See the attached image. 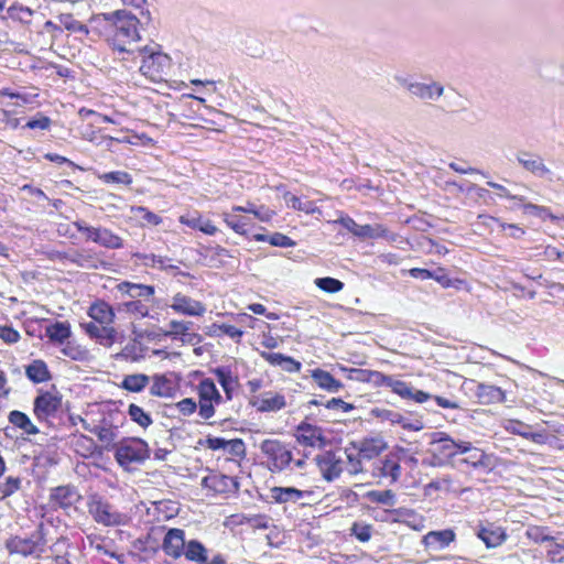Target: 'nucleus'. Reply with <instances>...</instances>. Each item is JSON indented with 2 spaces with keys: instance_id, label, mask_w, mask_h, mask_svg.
Returning <instances> with one entry per match:
<instances>
[{
  "instance_id": "f257e3e1",
  "label": "nucleus",
  "mask_w": 564,
  "mask_h": 564,
  "mask_svg": "<svg viewBox=\"0 0 564 564\" xmlns=\"http://www.w3.org/2000/svg\"><path fill=\"white\" fill-rule=\"evenodd\" d=\"M212 373L224 391L221 395L214 379L203 378L194 387L197 401L193 398H184L175 403L176 411L183 416H191L196 411L203 421H209L216 414V406L224 402L232 401L240 388L238 375L228 366L213 368Z\"/></svg>"
},
{
  "instance_id": "f03ea898",
  "label": "nucleus",
  "mask_w": 564,
  "mask_h": 564,
  "mask_svg": "<svg viewBox=\"0 0 564 564\" xmlns=\"http://www.w3.org/2000/svg\"><path fill=\"white\" fill-rule=\"evenodd\" d=\"M97 21L101 23L100 35L120 52L127 51V46L140 40L139 19L126 10H117L104 13Z\"/></svg>"
},
{
  "instance_id": "7ed1b4c3",
  "label": "nucleus",
  "mask_w": 564,
  "mask_h": 564,
  "mask_svg": "<svg viewBox=\"0 0 564 564\" xmlns=\"http://www.w3.org/2000/svg\"><path fill=\"white\" fill-rule=\"evenodd\" d=\"M90 322L82 325L84 332L104 346H111L117 339L113 326L116 313L111 304L102 299H96L87 308Z\"/></svg>"
},
{
  "instance_id": "20e7f679",
  "label": "nucleus",
  "mask_w": 564,
  "mask_h": 564,
  "mask_svg": "<svg viewBox=\"0 0 564 564\" xmlns=\"http://www.w3.org/2000/svg\"><path fill=\"white\" fill-rule=\"evenodd\" d=\"M198 444L205 449L217 452V464L225 470H240L247 457V446L242 438L226 440L219 436L207 435Z\"/></svg>"
},
{
  "instance_id": "39448f33",
  "label": "nucleus",
  "mask_w": 564,
  "mask_h": 564,
  "mask_svg": "<svg viewBox=\"0 0 564 564\" xmlns=\"http://www.w3.org/2000/svg\"><path fill=\"white\" fill-rule=\"evenodd\" d=\"M262 466L271 474L292 470L293 451L289 443L279 438H265L259 445Z\"/></svg>"
},
{
  "instance_id": "423d86ee",
  "label": "nucleus",
  "mask_w": 564,
  "mask_h": 564,
  "mask_svg": "<svg viewBox=\"0 0 564 564\" xmlns=\"http://www.w3.org/2000/svg\"><path fill=\"white\" fill-rule=\"evenodd\" d=\"M140 53L142 55L141 74L153 83L165 82L172 67L171 57L150 46H143Z\"/></svg>"
},
{
  "instance_id": "0eeeda50",
  "label": "nucleus",
  "mask_w": 564,
  "mask_h": 564,
  "mask_svg": "<svg viewBox=\"0 0 564 564\" xmlns=\"http://www.w3.org/2000/svg\"><path fill=\"white\" fill-rule=\"evenodd\" d=\"M43 533V523H41L35 533L29 538L19 535L11 536L6 542V549L10 554H19L24 557L45 558L50 554V546Z\"/></svg>"
},
{
  "instance_id": "6e6552de",
  "label": "nucleus",
  "mask_w": 564,
  "mask_h": 564,
  "mask_svg": "<svg viewBox=\"0 0 564 564\" xmlns=\"http://www.w3.org/2000/svg\"><path fill=\"white\" fill-rule=\"evenodd\" d=\"M87 511L95 522L105 527L127 525L130 517L118 511L107 499L98 494L91 495L87 501Z\"/></svg>"
},
{
  "instance_id": "1a4fd4ad",
  "label": "nucleus",
  "mask_w": 564,
  "mask_h": 564,
  "mask_svg": "<svg viewBox=\"0 0 564 564\" xmlns=\"http://www.w3.org/2000/svg\"><path fill=\"white\" fill-rule=\"evenodd\" d=\"M63 408V395L58 391L40 390L33 401V414L40 423L53 425Z\"/></svg>"
},
{
  "instance_id": "9d476101",
  "label": "nucleus",
  "mask_w": 564,
  "mask_h": 564,
  "mask_svg": "<svg viewBox=\"0 0 564 564\" xmlns=\"http://www.w3.org/2000/svg\"><path fill=\"white\" fill-rule=\"evenodd\" d=\"M410 458L409 451L402 446H393L392 449L373 464L372 475L379 479H388L391 484L401 477V463Z\"/></svg>"
},
{
  "instance_id": "9b49d317",
  "label": "nucleus",
  "mask_w": 564,
  "mask_h": 564,
  "mask_svg": "<svg viewBox=\"0 0 564 564\" xmlns=\"http://www.w3.org/2000/svg\"><path fill=\"white\" fill-rule=\"evenodd\" d=\"M149 457L148 443L138 437L123 440L115 451L117 463L124 469H130L133 464H141Z\"/></svg>"
},
{
  "instance_id": "f8f14e48",
  "label": "nucleus",
  "mask_w": 564,
  "mask_h": 564,
  "mask_svg": "<svg viewBox=\"0 0 564 564\" xmlns=\"http://www.w3.org/2000/svg\"><path fill=\"white\" fill-rule=\"evenodd\" d=\"M82 499L83 497L75 485H59L50 489L47 505L53 511L63 510L68 512L70 509H76Z\"/></svg>"
},
{
  "instance_id": "ddd939ff",
  "label": "nucleus",
  "mask_w": 564,
  "mask_h": 564,
  "mask_svg": "<svg viewBox=\"0 0 564 564\" xmlns=\"http://www.w3.org/2000/svg\"><path fill=\"white\" fill-rule=\"evenodd\" d=\"M202 487L209 496L228 495L238 489V481L232 476L210 471L203 477Z\"/></svg>"
},
{
  "instance_id": "4468645a",
  "label": "nucleus",
  "mask_w": 564,
  "mask_h": 564,
  "mask_svg": "<svg viewBox=\"0 0 564 564\" xmlns=\"http://www.w3.org/2000/svg\"><path fill=\"white\" fill-rule=\"evenodd\" d=\"M248 404L260 413L279 412L286 406V398L282 392L269 390L248 398Z\"/></svg>"
},
{
  "instance_id": "2eb2a0df",
  "label": "nucleus",
  "mask_w": 564,
  "mask_h": 564,
  "mask_svg": "<svg viewBox=\"0 0 564 564\" xmlns=\"http://www.w3.org/2000/svg\"><path fill=\"white\" fill-rule=\"evenodd\" d=\"M169 306L175 314L189 317H202L207 311L202 301L195 300L183 292H176L172 296Z\"/></svg>"
},
{
  "instance_id": "dca6fc26",
  "label": "nucleus",
  "mask_w": 564,
  "mask_h": 564,
  "mask_svg": "<svg viewBox=\"0 0 564 564\" xmlns=\"http://www.w3.org/2000/svg\"><path fill=\"white\" fill-rule=\"evenodd\" d=\"M476 536L487 549H496L502 545L508 539L507 530L490 521H480L478 523Z\"/></svg>"
},
{
  "instance_id": "f3484780",
  "label": "nucleus",
  "mask_w": 564,
  "mask_h": 564,
  "mask_svg": "<svg viewBox=\"0 0 564 564\" xmlns=\"http://www.w3.org/2000/svg\"><path fill=\"white\" fill-rule=\"evenodd\" d=\"M315 463L327 481L338 478L343 471L344 462L333 451H325L315 456Z\"/></svg>"
},
{
  "instance_id": "a211bd4d",
  "label": "nucleus",
  "mask_w": 564,
  "mask_h": 564,
  "mask_svg": "<svg viewBox=\"0 0 564 564\" xmlns=\"http://www.w3.org/2000/svg\"><path fill=\"white\" fill-rule=\"evenodd\" d=\"M294 437L303 447L315 448L325 445V436L322 427L307 422H301L296 426Z\"/></svg>"
},
{
  "instance_id": "6ab92c4d",
  "label": "nucleus",
  "mask_w": 564,
  "mask_h": 564,
  "mask_svg": "<svg viewBox=\"0 0 564 564\" xmlns=\"http://www.w3.org/2000/svg\"><path fill=\"white\" fill-rule=\"evenodd\" d=\"M180 224L193 229L198 230L207 236H214L218 232L217 226L207 218H204L203 214L193 209L178 217Z\"/></svg>"
},
{
  "instance_id": "aec40b11",
  "label": "nucleus",
  "mask_w": 564,
  "mask_h": 564,
  "mask_svg": "<svg viewBox=\"0 0 564 564\" xmlns=\"http://www.w3.org/2000/svg\"><path fill=\"white\" fill-rule=\"evenodd\" d=\"M116 291L122 299L129 300H153L155 295L154 285L121 281L116 285Z\"/></svg>"
},
{
  "instance_id": "412c9836",
  "label": "nucleus",
  "mask_w": 564,
  "mask_h": 564,
  "mask_svg": "<svg viewBox=\"0 0 564 564\" xmlns=\"http://www.w3.org/2000/svg\"><path fill=\"white\" fill-rule=\"evenodd\" d=\"M185 543L184 530L172 528L163 538L162 550L167 556L176 560L183 556Z\"/></svg>"
},
{
  "instance_id": "4be33fe9",
  "label": "nucleus",
  "mask_w": 564,
  "mask_h": 564,
  "mask_svg": "<svg viewBox=\"0 0 564 564\" xmlns=\"http://www.w3.org/2000/svg\"><path fill=\"white\" fill-rule=\"evenodd\" d=\"M183 556L187 561L196 562L198 564H226L221 555H215L209 562L207 561V550L197 540H191L185 543Z\"/></svg>"
},
{
  "instance_id": "5701e85b",
  "label": "nucleus",
  "mask_w": 564,
  "mask_h": 564,
  "mask_svg": "<svg viewBox=\"0 0 564 564\" xmlns=\"http://www.w3.org/2000/svg\"><path fill=\"white\" fill-rule=\"evenodd\" d=\"M389 388L392 393L403 400L413 401L415 403H424L431 399V395L422 390H414L408 382L391 378Z\"/></svg>"
},
{
  "instance_id": "b1692460",
  "label": "nucleus",
  "mask_w": 564,
  "mask_h": 564,
  "mask_svg": "<svg viewBox=\"0 0 564 564\" xmlns=\"http://www.w3.org/2000/svg\"><path fill=\"white\" fill-rule=\"evenodd\" d=\"M456 534L452 529L430 531L423 536L422 543L429 550L440 551L454 542Z\"/></svg>"
},
{
  "instance_id": "393cba45",
  "label": "nucleus",
  "mask_w": 564,
  "mask_h": 564,
  "mask_svg": "<svg viewBox=\"0 0 564 564\" xmlns=\"http://www.w3.org/2000/svg\"><path fill=\"white\" fill-rule=\"evenodd\" d=\"M475 395L479 404H496L506 401V392L496 386L478 383Z\"/></svg>"
},
{
  "instance_id": "a878e982",
  "label": "nucleus",
  "mask_w": 564,
  "mask_h": 564,
  "mask_svg": "<svg viewBox=\"0 0 564 564\" xmlns=\"http://www.w3.org/2000/svg\"><path fill=\"white\" fill-rule=\"evenodd\" d=\"M388 447L381 436L365 437L359 445L358 455L362 459H372L378 457Z\"/></svg>"
},
{
  "instance_id": "bb28decb",
  "label": "nucleus",
  "mask_w": 564,
  "mask_h": 564,
  "mask_svg": "<svg viewBox=\"0 0 564 564\" xmlns=\"http://www.w3.org/2000/svg\"><path fill=\"white\" fill-rule=\"evenodd\" d=\"M311 378L319 389L327 392L336 393L344 388L340 380L336 379L330 372L321 368L311 370Z\"/></svg>"
},
{
  "instance_id": "cd10ccee",
  "label": "nucleus",
  "mask_w": 564,
  "mask_h": 564,
  "mask_svg": "<svg viewBox=\"0 0 564 564\" xmlns=\"http://www.w3.org/2000/svg\"><path fill=\"white\" fill-rule=\"evenodd\" d=\"M169 329L165 332V336L175 339H181L183 343H192L194 337H197L195 333H191L193 323L189 321L172 319L169 323Z\"/></svg>"
},
{
  "instance_id": "c85d7f7f",
  "label": "nucleus",
  "mask_w": 564,
  "mask_h": 564,
  "mask_svg": "<svg viewBox=\"0 0 564 564\" xmlns=\"http://www.w3.org/2000/svg\"><path fill=\"white\" fill-rule=\"evenodd\" d=\"M45 336L53 345L58 346L72 337V327L69 322L56 321L45 328Z\"/></svg>"
},
{
  "instance_id": "c756f323",
  "label": "nucleus",
  "mask_w": 564,
  "mask_h": 564,
  "mask_svg": "<svg viewBox=\"0 0 564 564\" xmlns=\"http://www.w3.org/2000/svg\"><path fill=\"white\" fill-rule=\"evenodd\" d=\"M8 421L9 423L22 431L23 434L26 435H37L40 433L39 427L31 421L30 416L19 410H12L8 414Z\"/></svg>"
},
{
  "instance_id": "7c9ffc66",
  "label": "nucleus",
  "mask_w": 564,
  "mask_h": 564,
  "mask_svg": "<svg viewBox=\"0 0 564 564\" xmlns=\"http://www.w3.org/2000/svg\"><path fill=\"white\" fill-rule=\"evenodd\" d=\"M25 375L33 383H43L52 379L46 362L42 359H35L25 367Z\"/></svg>"
},
{
  "instance_id": "2f4dec72",
  "label": "nucleus",
  "mask_w": 564,
  "mask_h": 564,
  "mask_svg": "<svg viewBox=\"0 0 564 564\" xmlns=\"http://www.w3.org/2000/svg\"><path fill=\"white\" fill-rule=\"evenodd\" d=\"M465 441L456 442L448 435L442 434V436L434 441L436 451L440 455L452 458L456 455H460Z\"/></svg>"
},
{
  "instance_id": "473e14b6",
  "label": "nucleus",
  "mask_w": 564,
  "mask_h": 564,
  "mask_svg": "<svg viewBox=\"0 0 564 564\" xmlns=\"http://www.w3.org/2000/svg\"><path fill=\"white\" fill-rule=\"evenodd\" d=\"M68 549V540L61 536L50 545V554L45 555V560H52L55 564H73L67 558Z\"/></svg>"
},
{
  "instance_id": "72a5a7b5",
  "label": "nucleus",
  "mask_w": 564,
  "mask_h": 564,
  "mask_svg": "<svg viewBox=\"0 0 564 564\" xmlns=\"http://www.w3.org/2000/svg\"><path fill=\"white\" fill-rule=\"evenodd\" d=\"M175 392L173 381L165 375H155L152 377L150 393L154 397L171 398Z\"/></svg>"
},
{
  "instance_id": "f704fd0d",
  "label": "nucleus",
  "mask_w": 564,
  "mask_h": 564,
  "mask_svg": "<svg viewBox=\"0 0 564 564\" xmlns=\"http://www.w3.org/2000/svg\"><path fill=\"white\" fill-rule=\"evenodd\" d=\"M519 163L529 172L543 176L550 173V170L543 163V160L539 155L523 152L518 156Z\"/></svg>"
},
{
  "instance_id": "c9c22d12",
  "label": "nucleus",
  "mask_w": 564,
  "mask_h": 564,
  "mask_svg": "<svg viewBox=\"0 0 564 564\" xmlns=\"http://www.w3.org/2000/svg\"><path fill=\"white\" fill-rule=\"evenodd\" d=\"M150 301L142 299L124 301L119 305V310L138 319L145 318L150 314V306L148 304Z\"/></svg>"
},
{
  "instance_id": "e433bc0d",
  "label": "nucleus",
  "mask_w": 564,
  "mask_h": 564,
  "mask_svg": "<svg viewBox=\"0 0 564 564\" xmlns=\"http://www.w3.org/2000/svg\"><path fill=\"white\" fill-rule=\"evenodd\" d=\"M270 492L276 503L295 502L304 497V491L294 487H273Z\"/></svg>"
},
{
  "instance_id": "4c0bfd02",
  "label": "nucleus",
  "mask_w": 564,
  "mask_h": 564,
  "mask_svg": "<svg viewBox=\"0 0 564 564\" xmlns=\"http://www.w3.org/2000/svg\"><path fill=\"white\" fill-rule=\"evenodd\" d=\"M462 454H467V456L463 458L462 462L470 465L474 468L486 465L487 456L485 452L478 447L473 446L470 442H464L460 455Z\"/></svg>"
},
{
  "instance_id": "58836bf2",
  "label": "nucleus",
  "mask_w": 564,
  "mask_h": 564,
  "mask_svg": "<svg viewBox=\"0 0 564 564\" xmlns=\"http://www.w3.org/2000/svg\"><path fill=\"white\" fill-rule=\"evenodd\" d=\"M487 184H488L489 187L498 191V195L500 197H505V198H508V199H511V200H518L519 203L523 204V207L525 209H528V210H532V212H534L538 215H541L542 213L546 212L545 207H542V206H539V205H535V204H531V203L524 204L525 197L520 196V195H512L508 191V188L505 187L501 184H498V183H495V182H488Z\"/></svg>"
},
{
  "instance_id": "ea45409f",
  "label": "nucleus",
  "mask_w": 564,
  "mask_h": 564,
  "mask_svg": "<svg viewBox=\"0 0 564 564\" xmlns=\"http://www.w3.org/2000/svg\"><path fill=\"white\" fill-rule=\"evenodd\" d=\"M356 237L361 239H378L390 237L389 229L382 224L372 225H360Z\"/></svg>"
},
{
  "instance_id": "a19ab883",
  "label": "nucleus",
  "mask_w": 564,
  "mask_h": 564,
  "mask_svg": "<svg viewBox=\"0 0 564 564\" xmlns=\"http://www.w3.org/2000/svg\"><path fill=\"white\" fill-rule=\"evenodd\" d=\"M96 243L108 249H121L123 239L108 228L99 227Z\"/></svg>"
},
{
  "instance_id": "79ce46f5",
  "label": "nucleus",
  "mask_w": 564,
  "mask_h": 564,
  "mask_svg": "<svg viewBox=\"0 0 564 564\" xmlns=\"http://www.w3.org/2000/svg\"><path fill=\"white\" fill-rule=\"evenodd\" d=\"M149 381L150 378L143 373L127 375L121 382V387L130 392H141L149 384Z\"/></svg>"
},
{
  "instance_id": "37998d69",
  "label": "nucleus",
  "mask_w": 564,
  "mask_h": 564,
  "mask_svg": "<svg viewBox=\"0 0 564 564\" xmlns=\"http://www.w3.org/2000/svg\"><path fill=\"white\" fill-rule=\"evenodd\" d=\"M98 180L105 184H121L130 186L133 182L132 175L126 171H111L97 175Z\"/></svg>"
},
{
  "instance_id": "c03bdc74",
  "label": "nucleus",
  "mask_w": 564,
  "mask_h": 564,
  "mask_svg": "<svg viewBox=\"0 0 564 564\" xmlns=\"http://www.w3.org/2000/svg\"><path fill=\"white\" fill-rule=\"evenodd\" d=\"M253 239L258 242H269L271 246L281 248H289L295 246L294 240H292L289 236L281 232H274L271 236L257 234L253 236Z\"/></svg>"
},
{
  "instance_id": "a18cd8bd",
  "label": "nucleus",
  "mask_w": 564,
  "mask_h": 564,
  "mask_svg": "<svg viewBox=\"0 0 564 564\" xmlns=\"http://www.w3.org/2000/svg\"><path fill=\"white\" fill-rule=\"evenodd\" d=\"M58 346L61 347V352L72 360L80 361L84 360L87 356V350L76 341L66 339V341L59 344Z\"/></svg>"
},
{
  "instance_id": "49530a36",
  "label": "nucleus",
  "mask_w": 564,
  "mask_h": 564,
  "mask_svg": "<svg viewBox=\"0 0 564 564\" xmlns=\"http://www.w3.org/2000/svg\"><path fill=\"white\" fill-rule=\"evenodd\" d=\"M131 213L134 216L139 217V219L142 221V225L159 226L163 221L161 216L151 212L149 208L144 206H132Z\"/></svg>"
},
{
  "instance_id": "de8ad7c7",
  "label": "nucleus",
  "mask_w": 564,
  "mask_h": 564,
  "mask_svg": "<svg viewBox=\"0 0 564 564\" xmlns=\"http://www.w3.org/2000/svg\"><path fill=\"white\" fill-rule=\"evenodd\" d=\"M154 512L156 513V521H166L177 514L175 503L170 500H162L154 502Z\"/></svg>"
},
{
  "instance_id": "09e8293b",
  "label": "nucleus",
  "mask_w": 564,
  "mask_h": 564,
  "mask_svg": "<svg viewBox=\"0 0 564 564\" xmlns=\"http://www.w3.org/2000/svg\"><path fill=\"white\" fill-rule=\"evenodd\" d=\"M133 258L140 261L142 265L152 269H164L166 267V261H169L167 258L156 256L154 253L135 252Z\"/></svg>"
},
{
  "instance_id": "8fccbe9b",
  "label": "nucleus",
  "mask_w": 564,
  "mask_h": 564,
  "mask_svg": "<svg viewBox=\"0 0 564 564\" xmlns=\"http://www.w3.org/2000/svg\"><path fill=\"white\" fill-rule=\"evenodd\" d=\"M373 533V527L370 523L355 521L350 527V535L355 536L359 542L367 543Z\"/></svg>"
},
{
  "instance_id": "3c124183",
  "label": "nucleus",
  "mask_w": 564,
  "mask_h": 564,
  "mask_svg": "<svg viewBox=\"0 0 564 564\" xmlns=\"http://www.w3.org/2000/svg\"><path fill=\"white\" fill-rule=\"evenodd\" d=\"M210 335L218 337L228 336L235 339L237 343H239L243 335V332L240 328L230 324H213Z\"/></svg>"
},
{
  "instance_id": "603ef678",
  "label": "nucleus",
  "mask_w": 564,
  "mask_h": 564,
  "mask_svg": "<svg viewBox=\"0 0 564 564\" xmlns=\"http://www.w3.org/2000/svg\"><path fill=\"white\" fill-rule=\"evenodd\" d=\"M128 414L134 423L143 429L149 427L153 423L151 415L134 403L129 405Z\"/></svg>"
},
{
  "instance_id": "864d4df0",
  "label": "nucleus",
  "mask_w": 564,
  "mask_h": 564,
  "mask_svg": "<svg viewBox=\"0 0 564 564\" xmlns=\"http://www.w3.org/2000/svg\"><path fill=\"white\" fill-rule=\"evenodd\" d=\"M545 557L550 564H564V542H557L554 538L546 547Z\"/></svg>"
},
{
  "instance_id": "5fc2aeb1",
  "label": "nucleus",
  "mask_w": 564,
  "mask_h": 564,
  "mask_svg": "<svg viewBox=\"0 0 564 564\" xmlns=\"http://www.w3.org/2000/svg\"><path fill=\"white\" fill-rule=\"evenodd\" d=\"M525 535L530 541H532L536 544H541V543H545V542H547L550 544L554 540V536H552L547 533V528L540 527V525L529 527L527 529Z\"/></svg>"
},
{
  "instance_id": "6e6d98bb",
  "label": "nucleus",
  "mask_w": 564,
  "mask_h": 564,
  "mask_svg": "<svg viewBox=\"0 0 564 564\" xmlns=\"http://www.w3.org/2000/svg\"><path fill=\"white\" fill-rule=\"evenodd\" d=\"M411 89H413V93L421 98H438L443 94V87L435 83L431 85H411Z\"/></svg>"
},
{
  "instance_id": "4d7b16f0",
  "label": "nucleus",
  "mask_w": 564,
  "mask_h": 564,
  "mask_svg": "<svg viewBox=\"0 0 564 564\" xmlns=\"http://www.w3.org/2000/svg\"><path fill=\"white\" fill-rule=\"evenodd\" d=\"M22 480L20 477L8 476L4 481H0V501L12 496L21 489Z\"/></svg>"
},
{
  "instance_id": "13d9d810",
  "label": "nucleus",
  "mask_w": 564,
  "mask_h": 564,
  "mask_svg": "<svg viewBox=\"0 0 564 564\" xmlns=\"http://www.w3.org/2000/svg\"><path fill=\"white\" fill-rule=\"evenodd\" d=\"M315 285L322 291L330 294L340 292L345 286L340 280L332 276L317 278L315 280Z\"/></svg>"
},
{
  "instance_id": "bf43d9fd",
  "label": "nucleus",
  "mask_w": 564,
  "mask_h": 564,
  "mask_svg": "<svg viewBox=\"0 0 564 564\" xmlns=\"http://www.w3.org/2000/svg\"><path fill=\"white\" fill-rule=\"evenodd\" d=\"M223 220L228 228L239 236L247 235V221L242 217L232 216L229 213H223Z\"/></svg>"
},
{
  "instance_id": "052dcab7",
  "label": "nucleus",
  "mask_w": 564,
  "mask_h": 564,
  "mask_svg": "<svg viewBox=\"0 0 564 564\" xmlns=\"http://www.w3.org/2000/svg\"><path fill=\"white\" fill-rule=\"evenodd\" d=\"M431 279L436 281L444 289L457 286V284L464 283V281L459 279H451L447 274V270L443 267H438L435 271H432Z\"/></svg>"
},
{
  "instance_id": "680f3d73",
  "label": "nucleus",
  "mask_w": 564,
  "mask_h": 564,
  "mask_svg": "<svg viewBox=\"0 0 564 564\" xmlns=\"http://www.w3.org/2000/svg\"><path fill=\"white\" fill-rule=\"evenodd\" d=\"M270 520L267 514L243 516L240 524H246L254 530H265L269 528Z\"/></svg>"
},
{
  "instance_id": "e2e57ef3",
  "label": "nucleus",
  "mask_w": 564,
  "mask_h": 564,
  "mask_svg": "<svg viewBox=\"0 0 564 564\" xmlns=\"http://www.w3.org/2000/svg\"><path fill=\"white\" fill-rule=\"evenodd\" d=\"M8 14L12 20H17L22 23H30L33 15V10L28 7L14 3L8 8Z\"/></svg>"
},
{
  "instance_id": "0e129e2a",
  "label": "nucleus",
  "mask_w": 564,
  "mask_h": 564,
  "mask_svg": "<svg viewBox=\"0 0 564 564\" xmlns=\"http://www.w3.org/2000/svg\"><path fill=\"white\" fill-rule=\"evenodd\" d=\"M76 452L83 457H89L97 451V445L91 437L80 435L76 441Z\"/></svg>"
},
{
  "instance_id": "69168bd1",
  "label": "nucleus",
  "mask_w": 564,
  "mask_h": 564,
  "mask_svg": "<svg viewBox=\"0 0 564 564\" xmlns=\"http://www.w3.org/2000/svg\"><path fill=\"white\" fill-rule=\"evenodd\" d=\"M104 141L106 142V145L108 149H110L111 144L113 142H117V143H127V144H137V140H145V141H151V139L149 137H147L145 134H132V135H128V134H124V135H121V137H110V135H106L102 138Z\"/></svg>"
},
{
  "instance_id": "338daca9",
  "label": "nucleus",
  "mask_w": 564,
  "mask_h": 564,
  "mask_svg": "<svg viewBox=\"0 0 564 564\" xmlns=\"http://www.w3.org/2000/svg\"><path fill=\"white\" fill-rule=\"evenodd\" d=\"M367 497L371 502L381 503V505H393L394 503V494L392 490H371L367 494Z\"/></svg>"
},
{
  "instance_id": "774afa93",
  "label": "nucleus",
  "mask_w": 564,
  "mask_h": 564,
  "mask_svg": "<svg viewBox=\"0 0 564 564\" xmlns=\"http://www.w3.org/2000/svg\"><path fill=\"white\" fill-rule=\"evenodd\" d=\"M339 369L343 372H347V378L349 380L369 383L370 378V369H361V368H347L345 366H340Z\"/></svg>"
}]
</instances>
